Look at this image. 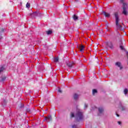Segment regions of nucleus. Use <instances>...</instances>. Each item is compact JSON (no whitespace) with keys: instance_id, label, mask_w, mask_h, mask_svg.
Returning <instances> with one entry per match:
<instances>
[{"instance_id":"obj_28","label":"nucleus","mask_w":128,"mask_h":128,"mask_svg":"<svg viewBox=\"0 0 128 128\" xmlns=\"http://www.w3.org/2000/svg\"><path fill=\"white\" fill-rule=\"evenodd\" d=\"M85 106H86V105H85Z\"/></svg>"},{"instance_id":"obj_16","label":"nucleus","mask_w":128,"mask_h":128,"mask_svg":"<svg viewBox=\"0 0 128 128\" xmlns=\"http://www.w3.org/2000/svg\"><path fill=\"white\" fill-rule=\"evenodd\" d=\"M98 110H99V112L102 113L104 112V109L102 108H99Z\"/></svg>"},{"instance_id":"obj_27","label":"nucleus","mask_w":128,"mask_h":128,"mask_svg":"<svg viewBox=\"0 0 128 128\" xmlns=\"http://www.w3.org/2000/svg\"><path fill=\"white\" fill-rule=\"evenodd\" d=\"M75 0V2H76V0Z\"/></svg>"},{"instance_id":"obj_13","label":"nucleus","mask_w":128,"mask_h":128,"mask_svg":"<svg viewBox=\"0 0 128 128\" xmlns=\"http://www.w3.org/2000/svg\"><path fill=\"white\" fill-rule=\"evenodd\" d=\"M96 92H98V91L94 89L92 90V94H96Z\"/></svg>"},{"instance_id":"obj_8","label":"nucleus","mask_w":128,"mask_h":128,"mask_svg":"<svg viewBox=\"0 0 128 128\" xmlns=\"http://www.w3.org/2000/svg\"><path fill=\"white\" fill-rule=\"evenodd\" d=\"M103 14L106 18H110V14L106 13V12H104Z\"/></svg>"},{"instance_id":"obj_6","label":"nucleus","mask_w":128,"mask_h":128,"mask_svg":"<svg viewBox=\"0 0 128 128\" xmlns=\"http://www.w3.org/2000/svg\"><path fill=\"white\" fill-rule=\"evenodd\" d=\"M116 66H118L119 68H120V70H122V64H120V62H117L116 64Z\"/></svg>"},{"instance_id":"obj_1","label":"nucleus","mask_w":128,"mask_h":128,"mask_svg":"<svg viewBox=\"0 0 128 128\" xmlns=\"http://www.w3.org/2000/svg\"><path fill=\"white\" fill-rule=\"evenodd\" d=\"M114 16L116 18V25L117 26L118 28H122V26L118 24V22L120 20V19H118V12L114 13Z\"/></svg>"},{"instance_id":"obj_9","label":"nucleus","mask_w":128,"mask_h":128,"mask_svg":"<svg viewBox=\"0 0 128 128\" xmlns=\"http://www.w3.org/2000/svg\"><path fill=\"white\" fill-rule=\"evenodd\" d=\"M51 118H52V116H48V117L45 118V120H46V122H48V120H50Z\"/></svg>"},{"instance_id":"obj_17","label":"nucleus","mask_w":128,"mask_h":128,"mask_svg":"<svg viewBox=\"0 0 128 128\" xmlns=\"http://www.w3.org/2000/svg\"><path fill=\"white\" fill-rule=\"evenodd\" d=\"M26 8H30V3H27L26 4Z\"/></svg>"},{"instance_id":"obj_14","label":"nucleus","mask_w":128,"mask_h":128,"mask_svg":"<svg viewBox=\"0 0 128 128\" xmlns=\"http://www.w3.org/2000/svg\"><path fill=\"white\" fill-rule=\"evenodd\" d=\"M54 62H58V58L56 57V58H54Z\"/></svg>"},{"instance_id":"obj_18","label":"nucleus","mask_w":128,"mask_h":128,"mask_svg":"<svg viewBox=\"0 0 128 128\" xmlns=\"http://www.w3.org/2000/svg\"><path fill=\"white\" fill-rule=\"evenodd\" d=\"M128 89H125V90H124V94H128Z\"/></svg>"},{"instance_id":"obj_15","label":"nucleus","mask_w":128,"mask_h":128,"mask_svg":"<svg viewBox=\"0 0 128 128\" xmlns=\"http://www.w3.org/2000/svg\"><path fill=\"white\" fill-rule=\"evenodd\" d=\"M4 67H2L0 68V74L4 72Z\"/></svg>"},{"instance_id":"obj_12","label":"nucleus","mask_w":128,"mask_h":128,"mask_svg":"<svg viewBox=\"0 0 128 128\" xmlns=\"http://www.w3.org/2000/svg\"><path fill=\"white\" fill-rule=\"evenodd\" d=\"M73 18L74 20H78V17L76 15H74L73 16Z\"/></svg>"},{"instance_id":"obj_4","label":"nucleus","mask_w":128,"mask_h":128,"mask_svg":"<svg viewBox=\"0 0 128 128\" xmlns=\"http://www.w3.org/2000/svg\"><path fill=\"white\" fill-rule=\"evenodd\" d=\"M74 62H68V63H67V66H69V68H72V66H74Z\"/></svg>"},{"instance_id":"obj_5","label":"nucleus","mask_w":128,"mask_h":128,"mask_svg":"<svg viewBox=\"0 0 128 128\" xmlns=\"http://www.w3.org/2000/svg\"><path fill=\"white\" fill-rule=\"evenodd\" d=\"M30 16H31L32 18H34V16H38V12H34L30 14Z\"/></svg>"},{"instance_id":"obj_26","label":"nucleus","mask_w":128,"mask_h":128,"mask_svg":"<svg viewBox=\"0 0 128 128\" xmlns=\"http://www.w3.org/2000/svg\"><path fill=\"white\" fill-rule=\"evenodd\" d=\"M74 126H73V128H74Z\"/></svg>"},{"instance_id":"obj_7","label":"nucleus","mask_w":128,"mask_h":128,"mask_svg":"<svg viewBox=\"0 0 128 128\" xmlns=\"http://www.w3.org/2000/svg\"><path fill=\"white\" fill-rule=\"evenodd\" d=\"M78 116L80 118H82V112H78Z\"/></svg>"},{"instance_id":"obj_21","label":"nucleus","mask_w":128,"mask_h":128,"mask_svg":"<svg viewBox=\"0 0 128 128\" xmlns=\"http://www.w3.org/2000/svg\"><path fill=\"white\" fill-rule=\"evenodd\" d=\"M58 91L59 92H62V90H60V88H59Z\"/></svg>"},{"instance_id":"obj_11","label":"nucleus","mask_w":128,"mask_h":128,"mask_svg":"<svg viewBox=\"0 0 128 128\" xmlns=\"http://www.w3.org/2000/svg\"><path fill=\"white\" fill-rule=\"evenodd\" d=\"M46 34H52V31L49 30L46 32Z\"/></svg>"},{"instance_id":"obj_20","label":"nucleus","mask_w":128,"mask_h":128,"mask_svg":"<svg viewBox=\"0 0 128 128\" xmlns=\"http://www.w3.org/2000/svg\"><path fill=\"white\" fill-rule=\"evenodd\" d=\"M121 50H124V46H120Z\"/></svg>"},{"instance_id":"obj_19","label":"nucleus","mask_w":128,"mask_h":128,"mask_svg":"<svg viewBox=\"0 0 128 128\" xmlns=\"http://www.w3.org/2000/svg\"><path fill=\"white\" fill-rule=\"evenodd\" d=\"M71 116L72 118H74V113H71Z\"/></svg>"},{"instance_id":"obj_23","label":"nucleus","mask_w":128,"mask_h":128,"mask_svg":"<svg viewBox=\"0 0 128 128\" xmlns=\"http://www.w3.org/2000/svg\"><path fill=\"white\" fill-rule=\"evenodd\" d=\"M6 80V78H4V79H2V80Z\"/></svg>"},{"instance_id":"obj_2","label":"nucleus","mask_w":128,"mask_h":128,"mask_svg":"<svg viewBox=\"0 0 128 128\" xmlns=\"http://www.w3.org/2000/svg\"><path fill=\"white\" fill-rule=\"evenodd\" d=\"M123 12L122 13L124 14H125V16H126L128 14V12H126V8L128 6V5L126 3H123Z\"/></svg>"},{"instance_id":"obj_24","label":"nucleus","mask_w":128,"mask_h":128,"mask_svg":"<svg viewBox=\"0 0 128 128\" xmlns=\"http://www.w3.org/2000/svg\"><path fill=\"white\" fill-rule=\"evenodd\" d=\"M117 116H120V115H118V114H116Z\"/></svg>"},{"instance_id":"obj_22","label":"nucleus","mask_w":128,"mask_h":128,"mask_svg":"<svg viewBox=\"0 0 128 128\" xmlns=\"http://www.w3.org/2000/svg\"><path fill=\"white\" fill-rule=\"evenodd\" d=\"M118 124H122V122H118Z\"/></svg>"},{"instance_id":"obj_25","label":"nucleus","mask_w":128,"mask_h":128,"mask_svg":"<svg viewBox=\"0 0 128 128\" xmlns=\"http://www.w3.org/2000/svg\"><path fill=\"white\" fill-rule=\"evenodd\" d=\"M1 38H2V36H0V40H1Z\"/></svg>"},{"instance_id":"obj_10","label":"nucleus","mask_w":128,"mask_h":128,"mask_svg":"<svg viewBox=\"0 0 128 128\" xmlns=\"http://www.w3.org/2000/svg\"><path fill=\"white\" fill-rule=\"evenodd\" d=\"M78 94H74V99L78 100Z\"/></svg>"},{"instance_id":"obj_3","label":"nucleus","mask_w":128,"mask_h":128,"mask_svg":"<svg viewBox=\"0 0 128 128\" xmlns=\"http://www.w3.org/2000/svg\"><path fill=\"white\" fill-rule=\"evenodd\" d=\"M79 50H80V52H84V46L80 45L79 46Z\"/></svg>"}]
</instances>
